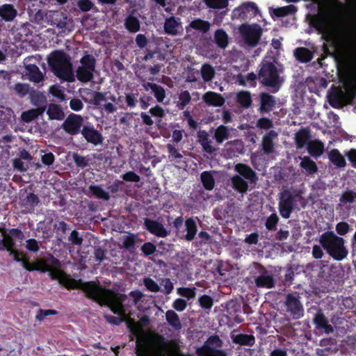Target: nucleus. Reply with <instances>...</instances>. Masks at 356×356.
<instances>
[{
    "instance_id": "nucleus-1",
    "label": "nucleus",
    "mask_w": 356,
    "mask_h": 356,
    "mask_svg": "<svg viewBox=\"0 0 356 356\" xmlns=\"http://www.w3.org/2000/svg\"><path fill=\"white\" fill-rule=\"evenodd\" d=\"M258 80L260 84L268 88L271 92H277L280 90L283 83L280 76V71L277 67L275 63L270 58H264L259 65Z\"/></svg>"
},
{
    "instance_id": "nucleus-2",
    "label": "nucleus",
    "mask_w": 356,
    "mask_h": 356,
    "mask_svg": "<svg viewBox=\"0 0 356 356\" xmlns=\"http://www.w3.org/2000/svg\"><path fill=\"white\" fill-rule=\"evenodd\" d=\"M47 62L57 77L67 81L74 80L71 59L65 52L62 50L52 51L47 58Z\"/></svg>"
},
{
    "instance_id": "nucleus-3",
    "label": "nucleus",
    "mask_w": 356,
    "mask_h": 356,
    "mask_svg": "<svg viewBox=\"0 0 356 356\" xmlns=\"http://www.w3.org/2000/svg\"><path fill=\"white\" fill-rule=\"evenodd\" d=\"M302 191L300 189L291 190L283 189L279 193L278 209L280 216L285 219L290 218L291 213L296 209L299 203L302 208L306 207V200L302 196Z\"/></svg>"
},
{
    "instance_id": "nucleus-4",
    "label": "nucleus",
    "mask_w": 356,
    "mask_h": 356,
    "mask_svg": "<svg viewBox=\"0 0 356 356\" xmlns=\"http://www.w3.org/2000/svg\"><path fill=\"white\" fill-rule=\"evenodd\" d=\"M319 243L334 260L341 261L348 256V251L344 245V239L336 235L332 231L323 233L320 236Z\"/></svg>"
},
{
    "instance_id": "nucleus-5",
    "label": "nucleus",
    "mask_w": 356,
    "mask_h": 356,
    "mask_svg": "<svg viewBox=\"0 0 356 356\" xmlns=\"http://www.w3.org/2000/svg\"><path fill=\"white\" fill-rule=\"evenodd\" d=\"M81 65L76 70L77 79L82 83H88L94 78L97 60L92 54L85 51L84 56L80 59Z\"/></svg>"
},
{
    "instance_id": "nucleus-6",
    "label": "nucleus",
    "mask_w": 356,
    "mask_h": 356,
    "mask_svg": "<svg viewBox=\"0 0 356 356\" xmlns=\"http://www.w3.org/2000/svg\"><path fill=\"white\" fill-rule=\"evenodd\" d=\"M126 299L127 296L125 294L115 293L111 290H107L100 305H106L114 314L126 316V309L124 306V302Z\"/></svg>"
},
{
    "instance_id": "nucleus-7",
    "label": "nucleus",
    "mask_w": 356,
    "mask_h": 356,
    "mask_svg": "<svg viewBox=\"0 0 356 356\" xmlns=\"http://www.w3.org/2000/svg\"><path fill=\"white\" fill-rule=\"evenodd\" d=\"M77 284L78 287L85 293L86 298L92 299L99 305L108 290L104 289L99 283L94 281L82 282L80 280L77 282Z\"/></svg>"
},
{
    "instance_id": "nucleus-8",
    "label": "nucleus",
    "mask_w": 356,
    "mask_h": 356,
    "mask_svg": "<svg viewBox=\"0 0 356 356\" xmlns=\"http://www.w3.org/2000/svg\"><path fill=\"white\" fill-rule=\"evenodd\" d=\"M239 31L245 44L250 47L257 45L261 35V29L258 25L242 24Z\"/></svg>"
},
{
    "instance_id": "nucleus-9",
    "label": "nucleus",
    "mask_w": 356,
    "mask_h": 356,
    "mask_svg": "<svg viewBox=\"0 0 356 356\" xmlns=\"http://www.w3.org/2000/svg\"><path fill=\"white\" fill-rule=\"evenodd\" d=\"M83 118L81 115L70 113L61 125V128L69 135H77L83 127Z\"/></svg>"
},
{
    "instance_id": "nucleus-10",
    "label": "nucleus",
    "mask_w": 356,
    "mask_h": 356,
    "mask_svg": "<svg viewBox=\"0 0 356 356\" xmlns=\"http://www.w3.org/2000/svg\"><path fill=\"white\" fill-rule=\"evenodd\" d=\"M158 339L159 348L158 349L154 350H149L145 344L137 341V356H165L163 348L170 343H172V341H166L165 338L161 335L158 336Z\"/></svg>"
},
{
    "instance_id": "nucleus-11",
    "label": "nucleus",
    "mask_w": 356,
    "mask_h": 356,
    "mask_svg": "<svg viewBox=\"0 0 356 356\" xmlns=\"http://www.w3.org/2000/svg\"><path fill=\"white\" fill-rule=\"evenodd\" d=\"M285 305L286 311L290 313L294 319H299L303 316L304 309L299 296L288 293L286 296Z\"/></svg>"
},
{
    "instance_id": "nucleus-12",
    "label": "nucleus",
    "mask_w": 356,
    "mask_h": 356,
    "mask_svg": "<svg viewBox=\"0 0 356 356\" xmlns=\"http://www.w3.org/2000/svg\"><path fill=\"white\" fill-rule=\"evenodd\" d=\"M259 107L258 111L264 115L273 111L277 105L276 97L273 95L262 92L259 95Z\"/></svg>"
},
{
    "instance_id": "nucleus-13",
    "label": "nucleus",
    "mask_w": 356,
    "mask_h": 356,
    "mask_svg": "<svg viewBox=\"0 0 356 356\" xmlns=\"http://www.w3.org/2000/svg\"><path fill=\"white\" fill-rule=\"evenodd\" d=\"M258 13L259 10L256 4L253 2H248L235 8L232 15L234 18L245 20L249 17V15L255 16Z\"/></svg>"
},
{
    "instance_id": "nucleus-14",
    "label": "nucleus",
    "mask_w": 356,
    "mask_h": 356,
    "mask_svg": "<svg viewBox=\"0 0 356 356\" xmlns=\"http://www.w3.org/2000/svg\"><path fill=\"white\" fill-rule=\"evenodd\" d=\"M81 134L88 143L95 146L102 144L104 140L102 134L93 125H83Z\"/></svg>"
},
{
    "instance_id": "nucleus-15",
    "label": "nucleus",
    "mask_w": 356,
    "mask_h": 356,
    "mask_svg": "<svg viewBox=\"0 0 356 356\" xmlns=\"http://www.w3.org/2000/svg\"><path fill=\"white\" fill-rule=\"evenodd\" d=\"M144 226L150 234L157 237L165 238L169 234L163 224L156 220L146 218L144 220Z\"/></svg>"
},
{
    "instance_id": "nucleus-16",
    "label": "nucleus",
    "mask_w": 356,
    "mask_h": 356,
    "mask_svg": "<svg viewBox=\"0 0 356 356\" xmlns=\"http://www.w3.org/2000/svg\"><path fill=\"white\" fill-rule=\"evenodd\" d=\"M313 323L317 330H323L325 333L329 334L334 332V328L329 323L327 318L325 316L323 311L319 309L313 318Z\"/></svg>"
},
{
    "instance_id": "nucleus-17",
    "label": "nucleus",
    "mask_w": 356,
    "mask_h": 356,
    "mask_svg": "<svg viewBox=\"0 0 356 356\" xmlns=\"http://www.w3.org/2000/svg\"><path fill=\"white\" fill-rule=\"evenodd\" d=\"M234 170L237 172L243 179L248 180L251 184H255L258 180V177L248 165L245 163H237L234 166Z\"/></svg>"
},
{
    "instance_id": "nucleus-18",
    "label": "nucleus",
    "mask_w": 356,
    "mask_h": 356,
    "mask_svg": "<svg viewBox=\"0 0 356 356\" xmlns=\"http://www.w3.org/2000/svg\"><path fill=\"white\" fill-rule=\"evenodd\" d=\"M277 137V133L274 130L269 131L263 136L261 140V149L265 155H270L274 152V140Z\"/></svg>"
},
{
    "instance_id": "nucleus-19",
    "label": "nucleus",
    "mask_w": 356,
    "mask_h": 356,
    "mask_svg": "<svg viewBox=\"0 0 356 356\" xmlns=\"http://www.w3.org/2000/svg\"><path fill=\"white\" fill-rule=\"evenodd\" d=\"M4 237L7 241V244L9 245L10 250H13V248H15V240L22 241L24 239L25 236L23 232L19 228H11L8 230V233L4 234Z\"/></svg>"
},
{
    "instance_id": "nucleus-20",
    "label": "nucleus",
    "mask_w": 356,
    "mask_h": 356,
    "mask_svg": "<svg viewBox=\"0 0 356 356\" xmlns=\"http://www.w3.org/2000/svg\"><path fill=\"white\" fill-rule=\"evenodd\" d=\"M17 15V10L13 4L0 6V17L5 22H13Z\"/></svg>"
},
{
    "instance_id": "nucleus-21",
    "label": "nucleus",
    "mask_w": 356,
    "mask_h": 356,
    "mask_svg": "<svg viewBox=\"0 0 356 356\" xmlns=\"http://www.w3.org/2000/svg\"><path fill=\"white\" fill-rule=\"evenodd\" d=\"M180 25V19L171 16L165 20L164 31L168 35H177L179 33Z\"/></svg>"
},
{
    "instance_id": "nucleus-22",
    "label": "nucleus",
    "mask_w": 356,
    "mask_h": 356,
    "mask_svg": "<svg viewBox=\"0 0 356 356\" xmlns=\"http://www.w3.org/2000/svg\"><path fill=\"white\" fill-rule=\"evenodd\" d=\"M202 99L208 106H222L225 104V99L220 94L211 91L203 95Z\"/></svg>"
},
{
    "instance_id": "nucleus-23",
    "label": "nucleus",
    "mask_w": 356,
    "mask_h": 356,
    "mask_svg": "<svg viewBox=\"0 0 356 356\" xmlns=\"http://www.w3.org/2000/svg\"><path fill=\"white\" fill-rule=\"evenodd\" d=\"M295 142L298 149L303 148L310 142V131L305 128H301L295 134Z\"/></svg>"
},
{
    "instance_id": "nucleus-24",
    "label": "nucleus",
    "mask_w": 356,
    "mask_h": 356,
    "mask_svg": "<svg viewBox=\"0 0 356 356\" xmlns=\"http://www.w3.org/2000/svg\"><path fill=\"white\" fill-rule=\"evenodd\" d=\"M197 136L198 142L200 143L205 152L212 154L216 150V149L211 145V140L209 138V134L206 131H199Z\"/></svg>"
},
{
    "instance_id": "nucleus-25",
    "label": "nucleus",
    "mask_w": 356,
    "mask_h": 356,
    "mask_svg": "<svg viewBox=\"0 0 356 356\" xmlns=\"http://www.w3.org/2000/svg\"><path fill=\"white\" fill-rule=\"evenodd\" d=\"M257 287L271 289L275 286V280L272 275L264 271L262 274L257 276L254 280Z\"/></svg>"
},
{
    "instance_id": "nucleus-26",
    "label": "nucleus",
    "mask_w": 356,
    "mask_h": 356,
    "mask_svg": "<svg viewBox=\"0 0 356 356\" xmlns=\"http://www.w3.org/2000/svg\"><path fill=\"white\" fill-rule=\"evenodd\" d=\"M233 343L240 346H252L255 343V337L252 334H232Z\"/></svg>"
},
{
    "instance_id": "nucleus-27",
    "label": "nucleus",
    "mask_w": 356,
    "mask_h": 356,
    "mask_svg": "<svg viewBox=\"0 0 356 356\" xmlns=\"http://www.w3.org/2000/svg\"><path fill=\"white\" fill-rule=\"evenodd\" d=\"M47 114L49 116V120H62L65 117L61 106L56 104H49L48 105Z\"/></svg>"
},
{
    "instance_id": "nucleus-28",
    "label": "nucleus",
    "mask_w": 356,
    "mask_h": 356,
    "mask_svg": "<svg viewBox=\"0 0 356 356\" xmlns=\"http://www.w3.org/2000/svg\"><path fill=\"white\" fill-rule=\"evenodd\" d=\"M213 41L218 47L225 49L229 44V36L222 29L214 32Z\"/></svg>"
},
{
    "instance_id": "nucleus-29",
    "label": "nucleus",
    "mask_w": 356,
    "mask_h": 356,
    "mask_svg": "<svg viewBox=\"0 0 356 356\" xmlns=\"http://www.w3.org/2000/svg\"><path fill=\"white\" fill-rule=\"evenodd\" d=\"M230 137V129L225 125H220L214 130L213 139L218 144H222Z\"/></svg>"
},
{
    "instance_id": "nucleus-30",
    "label": "nucleus",
    "mask_w": 356,
    "mask_h": 356,
    "mask_svg": "<svg viewBox=\"0 0 356 356\" xmlns=\"http://www.w3.org/2000/svg\"><path fill=\"white\" fill-rule=\"evenodd\" d=\"M231 183L233 189L239 193H245L248 191V182L238 175L231 178Z\"/></svg>"
},
{
    "instance_id": "nucleus-31",
    "label": "nucleus",
    "mask_w": 356,
    "mask_h": 356,
    "mask_svg": "<svg viewBox=\"0 0 356 356\" xmlns=\"http://www.w3.org/2000/svg\"><path fill=\"white\" fill-rule=\"evenodd\" d=\"M296 58L301 63H308L313 58L312 52L306 47H298L294 51Z\"/></svg>"
},
{
    "instance_id": "nucleus-32",
    "label": "nucleus",
    "mask_w": 356,
    "mask_h": 356,
    "mask_svg": "<svg viewBox=\"0 0 356 356\" xmlns=\"http://www.w3.org/2000/svg\"><path fill=\"white\" fill-rule=\"evenodd\" d=\"M45 111V107H39L37 108L30 109L27 111L23 112L21 118L24 122H31L33 120L41 115Z\"/></svg>"
},
{
    "instance_id": "nucleus-33",
    "label": "nucleus",
    "mask_w": 356,
    "mask_h": 356,
    "mask_svg": "<svg viewBox=\"0 0 356 356\" xmlns=\"http://www.w3.org/2000/svg\"><path fill=\"white\" fill-rule=\"evenodd\" d=\"M308 152L313 156H319L324 152V145L319 140L310 141L307 145Z\"/></svg>"
},
{
    "instance_id": "nucleus-34",
    "label": "nucleus",
    "mask_w": 356,
    "mask_h": 356,
    "mask_svg": "<svg viewBox=\"0 0 356 356\" xmlns=\"http://www.w3.org/2000/svg\"><path fill=\"white\" fill-rule=\"evenodd\" d=\"M26 70L31 81L38 83L43 80V74L37 65H29Z\"/></svg>"
},
{
    "instance_id": "nucleus-35",
    "label": "nucleus",
    "mask_w": 356,
    "mask_h": 356,
    "mask_svg": "<svg viewBox=\"0 0 356 356\" xmlns=\"http://www.w3.org/2000/svg\"><path fill=\"white\" fill-rule=\"evenodd\" d=\"M89 193L97 199L109 200L110 195L108 192L104 191L100 185H90L88 187Z\"/></svg>"
},
{
    "instance_id": "nucleus-36",
    "label": "nucleus",
    "mask_w": 356,
    "mask_h": 356,
    "mask_svg": "<svg viewBox=\"0 0 356 356\" xmlns=\"http://www.w3.org/2000/svg\"><path fill=\"white\" fill-rule=\"evenodd\" d=\"M328 157L330 161L339 168H343L346 165L345 159L337 149H332L328 154Z\"/></svg>"
},
{
    "instance_id": "nucleus-37",
    "label": "nucleus",
    "mask_w": 356,
    "mask_h": 356,
    "mask_svg": "<svg viewBox=\"0 0 356 356\" xmlns=\"http://www.w3.org/2000/svg\"><path fill=\"white\" fill-rule=\"evenodd\" d=\"M165 318L168 324L175 330H178L181 328L179 317L174 310H168L165 313Z\"/></svg>"
},
{
    "instance_id": "nucleus-38",
    "label": "nucleus",
    "mask_w": 356,
    "mask_h": 356,
    "mask_svg": "<svg viewBox=\"0 0 356 356\" xmlns=\"http://www.w3.org/2000/svg\"><path fill=\"white\" fill-rule=\"evenodd\" d=\"M185 226L187 232L185 238L188 241H191L194 239L197 233V228L196 222L193 218H190L186 220Z\"/></svg>"
},
{
    "instance_id": "nucleus-39",
    "label": "nucleus",
    "mask_w": 356,
    "mask_h": 356,
    "mask_svg": "<svg viewBox=\"0 0 356 356\" xmlns=\"http://www.w3.org/2000/svg\"><path fill=\"white\" fill-rule=\"evenodd\" d=\"M124 26L130 33H136L140 28V21L136 17L130 15L125 19Z\"/></svg>"
},
{
    "instance_id": "nucleus-40",
    "label": "nucleus",
    "mask_w": 356,
    "mask_h": 356,
    "mask_svg": "<svg viewBox=\"0 0 356 356\" xmlns=\"http://www.w3.org/2000/svg\"><path fill=\"white\" fill-rule=\"evenodd\" d=\"M300 165L309 175L314 174L318 170L316 163L308 156L302 159Z\"/></svg>"
},
{
    "instance_id": "nucleus-41",
    "label": "nucleus",
    "mask_w": 356,
    "mask_h": 356,
    "mask_svg": "<svg viewBox=\"0 0 356 356\" xmlns=\"http://www.w3.org/2000/svg\"><path fill=\"white\" fill-rule=\"evenodd\" d=\"M190 26L195 30L206 33L209 31L211 24L208 21L196 19L190 23Z\"/></svg>"
},
{
    "instance_id": "nucleus-42",
    "label": "nucleus",
    "mask_w": 356,
    "mask_h": 356,
    "mask_svg": "<svg viewBox=\"0 0 356 356\" xmlns=\"http://www.w3.org/2000/svg\"><path fill=\"white\" fill-rule=\"evenodd\" d=\"M201 181L206 190L211 191L213 188L215 181L209 171H204L200 175Z\"/></svg>"
},
{
    "instance_id": "nucleus-43",
    "label": "nucleus",
    "mask_w": 356,
    "mask_h": 356,
    "mask_svg": "<svg viewBox=\"0 0 356 356\" xmlns=\"http://www.w3.org/2000/svg\"><path fill=\"white\" fill-rule=\"evenodd\" d=\"M197 303L202 309L209 312L213 306L214 301L211 296L204 294L199 297Z\"/></svg>"
},
{
    "instance_id": "nucleus-44",
    "label": "nucleus",
    "mask_w": 356,
    "mask_h": 356,
    "mask_svg": "<svg viewBox=\"0 0 356 356\" xmlns=\"http://www.w3.org/2000/svg\"><path fill=\"white\" fill-rule=\"evenodd\" d=\"M237 102L243 108H248L252 104V97L250 92L241 91L236 95Z\"/></svg>"
},
{
    "instance_id": "nucleus-45",
    "label": "nucleus",
    "mask_w": 356,
    "mask_h": 356,
    "mask_svg": "<svg viewBox=\"0 0 356 356\" xmlns=\"http://www.w3.org/2000/svg\"><path fill=\"white\" fill-rule=\"evenodd\" d=\"M297 9L293 5H289L281 8H274L273 10V15L277 17H282L287 16L289 14H292L296 12Z\"/></svg>"
},
{
    "instance_id": "nucleus-46",
    "label": "nucleus",
    "mask_w": 356,
    "mask_h": 356,
    "mask_svg": "<svg viewBox=\"0 0 356 356\" xmlns=\"http://www.w3.org/2000/svg\"><path fill=\"white\" fill-rule=\"evenodd\" d=\"M201 75L202 79L207 82L211 81L215 75V72L212 66L209 63H204L201 67Z\"/></svg>"
},
{
    "instance_id": "nucleus-47",
    "label": "nucleus",
    "mask_w": 356,
    "mask_h": 356,
    "mask_svg": "<svg viewBox=\"0 0 356 356\" xmlns=\"http://www.w3.org/2000/svg\"><path fill=\"white\" fill-rule=\"evenodd\" d=\"M279 217L275 213H271L266 220L265 227L268 231H276L279 222Z\"/></svg>"
},
{
    "instance_id": "nucleus-48",
    "label": "nucleus",
    "mask_w": 356,
    "mask_h": 356,
    "mask_svg": "<svg viewBox=\"0 0 356 356\" xmlns=\"http://www.w3.org/2000/svg\"><path fill=\"white\" fill-rule=\"evenodd\" d=\"M191 100V97L188 90H183L179 94V102L177 103V106L180 110H183L186 105H188Z\"/></svg>"
},
{
    "instance_id": "nucleus-49",
    "label": "nucleus",
    "mask_w": 356,
    "mask_h": 356,
    "mask_svg": "<svg viewBox=\"0 0 356 356\" xmlns=\"http://www.w3.org/2000/svg\"><path fill=\"white\" fill-rule=\"evenodd\" d=\"M177 293L188 300H193L195 298L196 288L179 287L177 289Z\"/></svg>"
},
{
    "instance_id": "nucleus-50",
    "label": "nucleus",
    "mask_w": 356,
    "mask_h": 356,
    "mask_svg": "<svg viewBox=\"0 0 356 356\" xmlns=\"http://www.w3.org/2000/svg\"><path fill=\"white\" fill-rule=\"evenodd\" d=\"M72 159L76 165L79 168H84L89 165L90 159L83 156L78 153H74Z\"/></svg>"
},
{
    "instance_id": "nucleus-51",
    "label": "nucleus",
    "mask_w": 356,
    "mask_h": 356,
    "mask_svg": "<svg viewBox=\"0 0 356 356\" xmlns=\"http://www.w3.org/2000/svg\"><path fill=\"white\" fill-rule=\"evenodd\" d=\"M1 111V119L0 122L3 124H6L12 122V119L14 118V112L10 108H3Z\"/></svg>"
},
{
    "instance_id": "nucleus-52",
    "label": "nucleus",
    "mask_w": 356,
    "mask_h": 356,
    "mask_svg": "<svg viewBox=\"0 0 356 356\" xmlns=\"http://www.w3.org/2000/svg\"><path fill=\"white\" fill-rule=\"evenodd\" d=\"M356 199V193L353 191L344 192L340 197L341 204L346 205L347 203H353Z\"/></svg>"
},
{
    "instance_id": "nucleus-53",
    "label": "nucleus",
    "mask_w": 356,
    "mask_h": 356,
    "mask_svg": "<svg viewBox=\"0 0 356 356\" xmlns=\"http://www.w3.org/2000/svg\"><path fill=\"white\" fill-rule=\"evenodd\" d=\"M205 4L211 8L222 9L227 6V0H204Z\"/></svg>"
},
{
    "instance_id": "nucleus-54",
    "label": "nucleus",
    "mask_w": 356,
    "mask_h": 356,
    "mask_svg": "<svg viewBox=\"0 0 356 356\" xmlns=\"http://www.w3.org/2000/svg\"><path fill=\"white\" fill-rule=\"evenodd\" d=\"M154 96L159 103H162L166 97L165 89L160 85L156 84L152 90Z\"/></svg>"
},
{
    "instance_id": "nucleus-55",
    "label": "nucleus",
    "mask_w": 356,
    "mask_h": 356,
    "mask_svg": "<svg viewBox=\"0 0 356 356\" xmlns=\"http://www.w3.org/2000/svg\"><path fill=\"white\" fill-rule=\"evenodd\" d=\"M58 312L54 309H39L37 312V314L35 316V320L37 321L41 322L42 321L46 316L51 315H56Z\"/></svg>"
},
{
    "instance_id": "nucleus-56",
    "label": "nucleus",
    "mask_w": 356,
    "mask_h": 356,
    "mask_svg": "<svg viewBox=\"0 0 356 356\" xmlns=\"http://www.w3.org/2000/svg\"><path fill=\"white\" fill-rule=\"evenodd\" d=\"M141 251L145 256L148 257L156 252V246L152 242H145L141 247Z\"/></svg>"
},
{
    "instance_id": "nucleus-57",
    "label": "nucleus",
    "mask_w": 356,
    "mask_h": 356,
    "mask_svg": "<svg viewBox=\"0 0 356 356\" xmlns=\"http://www.w3.org/2000/svg\"><path fill=\"white\" fill-rule=\"evenodd\" d=\"M143 284L151 292L157 293L160 291V287L158 284L150 277H146L143 280Z\"/></svg>"
},
{
    "instance_id": "nucleus-58",
    "label": "nucleus",
    "mask_w": 356,
    "mask_h": 356,
    "mask_svg": "<svg viewBox=\"0 0 356 356\" xmlns=\"http://www.w3.org/2000/svg\"><path fill=\"white\" fill-rule=\"evenodd\" d=\"M24 205L29 206L31 207H35L40 202L39 197L37 195L33 193H29L24 200Z\"/></svg>"
},
{
    "instance_id": "nucleus-59",
    "label": "nucleus",
    "mask_w": 356,
    "mask_h": 356,
    "mask_svg": "<svg viewBox=\"0 0 356 356\" xmlns=\"http://www.w3.org/2000/svg\"><path fill=\"white\" fill-rule=\"evenodd\" d=\"M257 127L260 129H269L273 127V123L268 118H261L257 122Z\"/></svg>"
},
{
    "instance_id": "nucleus-60",
    "label": "nucleus",
    "mask_w": 356,
    "mask_h": 356,
    "mask_svg": "<svg viewBox=\"0 0 356 356\" xmlns=\"http://www.w3.org/2000/svg\"><path fill=\"white\" fill-rule=\"evenodd\" d=\"M350 230V225L346 222H339L336 225V232L340 236H344Z\"/></svg>"
},
{
    "instance_id": "nucleus-61",
    "label": "nucleus",
    "mask_w": 356,
    "mask_h": 356,
    "mask_svg": "<svg viewBox=\"0 0 356 356\" xmlns=\"http://www.w3.org/2000/svg\"><path fill=\"white\" fill-rule=\"evenodd\" d=\"M138 93H127L125 94V102L127 103V106L129 108H135L137 105L138 100L137 97Z\"/></svg>"
},
{
    "instance_id": "nucleus-62",
    "label": "nucleus",
    "mask_w": 356,
    "mask_h": 356,
    "mask_svg": "<svg viewBox=\"0 0 356 356\" xmlns=\"http://www.w3.org/2000/svg\"><path fill=\"white\" fill-rule=\"evenodd\" d=\"M26 248L31 252L36 253L40 250L39 243L34 238H30L26 241Z\"/></svg>"
},
{
    "instance_id": "nucleus-63",
    "label": "nucleus",
    "mask_w": 356,
    "mask_h": 356,
    "mask_svg": "<svg viewBox=\"0 0 356 356\" xmlns=\"http://www.w3.org/2000/svg\"><path fill=\"white\" fill-rule=\"evenodd\" d=\"M68 240L72 244L75 245H81L83 242V238L76 229L72 231Z\"/></svg>"
},
{
    "instance_id": "nucleus-64",
    "label": "nucleus",
    "mask_w": 356,
    "mask_h": 356,
    "mask_svg": "<svg viewBox=\"0 0 356 356\" xmlns=\"http://www.w3.org/2000/svg\"><path fill=\"white\" fill-rule=\"evenodd\" d=\"M94 3L90 0H79L77 6L82 12H88L94 7Z\"/></svg>"
}]
</instances>
